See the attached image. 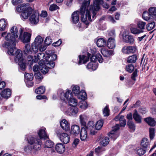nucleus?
Listing matches in <instances>:
<instances>
[{"mask_svg": "<svg viewBox=\"0 0 156 156\" xmlns=\"http://www.w3.org/2000/svg\"><path fill=\"white\" fill-rule=\"evenodd\" d=\"M56 133L60 141L64 144H67L69 142L70 138L67 133H62L61 130L59 129L56 130Z\"/></svg>", "mask_w": 156, "mask_h": 156, "instance_id": "nucleus-7", "label": "nucleus"}, {"mask_svg": "<svg viewBox=\"0 0 156 156\" xmlns=\"http://www.w3.org/2000/svg\"><path fill=\"white\" fill-rule=\"evenodd\" d=\"M39 14L37 11L33 12L30 18V23L33 24H36L39 22Z\"/></svg>", "mask_w": 156, "mask_h": 156, "instance_id": "nucleus-13", "label": "nucleus"}, {"mask_svg": "<svg viewBox=\"0 0 156 156\" xmlns=\"http://www.w3.org/2000/svg\"><path fill=\"white\" fill-rule=\"evenodd\" d=\"M43 39L40 36L37 37L34 42L31 44L32 48L34 53H36L38 50L39 46L42 44Z\"/></svg>", "mask_w": 156, "mask_h": 156, "instance_id": "nucleus-9", "label": "nucleus"}, {"mask_svg": "<svg viewBox=\"0 0 156 156\" xmlns=\"http://www.w3.org/2000/svg\"><path fill=\"white\" fill-rule=\"evenodd\" d=\"M80 121L82 125L85 126H86V123L85 121V119L86 118L85 115H80Z\"/></svg>", "mask_w": 156, "mask_h": 156, "instance_id": "nucleus-48", "label": "nucleus"}, {"mask_svg": "<svg viewBox=\"0 0 156 156\" xmlns=\"http://www.w3.org/2000/svg\"><path fill=\"white\" fill-rule=\"evenodd\" d=\"M62 96H64L68 100L73 97V94L70 90H67L65 94L62 92L61 93L60 95V98L62 100H64V98H63Z\"/></svg>", "mask_w": 156, "mask_h": 156, "instance_id": "nucleus-17", "label": "nucleus"}, {"mask_svg": "<svg viewBox=\"0 0 156 156\" xmlns=\"http://www.w3.org/2000/svg\"><path fill=\"white\" fill-rule=\"evenodd\" d=\"M137 76V69H136L132 74L131 78L133 80L135 81L136 80V77Z\"/></svg>", "mask_w": 156, "mask_h": 156, "instance_id": "nucleus-59", "label": "nucleus"}, {"mask_svg": "<svg viewBox=\"0 0 156 156\" xmlns=\"http://www.w3.org/2000/svg\"><path fill=\"white\" fill-rule=\"evenodd\" d=\"M109 110L108 107L106 106L103 110V114L105 116H108L109 115Z\"/></svg>", "mask_w": 156, "mask_h": 156, "instance_id": "nucleus-56", "label": "nucleus"}, {"mask_svg": "<svg viewBox=\"0 0 156 156\" xmlns=\"http://www.w3.org/2000/svg\"><path fill=\"white\" fill-rule=\"evenodd\" d=\"M46 54L45 55L46 58V59H48V61H49L48 63H46L48 66H50V67L53 68L55 65V62L53 61L57 59V55L54 54L52 51L50 50H47L45 51Z\"/></svg>", "mask_w": 156, "mask_h": 156, "instance_id": "nucleus-6", "label": "nucleus"}, {"mask_svg": "<svg viewBox=\"0 0 156 156\" xmlns=\"http://www.w3.org/2000/svg\"><path fill=\"white\" fill-rule=\"evenodd\" d=\"M18 35V30L16 26H13L11 28L10 33L7 34L6 32H4L2 33V36L5 37L7 41L5 44L8 49V53L9 55H13L14 50L16 49V43Z\"/></svg>", "mask_w": 156, "mask_h": 156, "instance_id": "nucleus-1", "label": "nucleus"}, {"mask_svg": "<svg viewBox=\"0 0 156 156\" xmlns=\"http://www.w3.org/2000/svg\"><path fill=\"white\" fill-rule=\"evenodd\" d=\"M126 70L128 72L131 73L134 69V66L132 64H129L126 66Z\"/></svg>", "mask_w": 156, "mask_h": 156, "instance_id": "nucleus-51", "label": "nucleus"}, {"mask_svg": "<svg viewBox=\"0 0 156 156\" xmlns=\"http://www.w3.org/2000/svg\"><path fill=\"white\" fill-rule=\"evenodd\" d=\"M72 91L75 94H78L80 92V88L78 86H74L73 87Z\"/></svg>", "mask_w": 156, "mask_h": 156, "instance_id": "nucleus-52", "label": "nucleus"}, {"mask_svg": "<svg viewBox=\"0 0 156 156\" xmlns=\"http://www.w3.org/2000/svg\"><path fill=\"white\" fill-rule=\"evenodd\" d=\"M155 26V23L153 22L149 23L146 26V28L148 31H150L153 29Z\"/></svg>", "mask_w": 156, "mask_h": 156, "instance_id": "nucleus-47", "label": "nucleus"}, {"mask_svg": "<svg viewBox=\"0 0 156 156\" xmlns=\"http://www.w3.org/2000/svg\"><path fill=\"white\" fill-rule=\"evenodd\" d=\"M36 56H34V59H33V57L32 55H29L27 58V60L28 62H30V65H31L33 64V62H37V60H36Z\"/></svg>", "mask_w": 156, "mask_h": 156, "instance_id": "nucleus-42", "label": "nucleus"}, {"mask_svg": "<svg viewBox=\"0 0 156 156\" xmlns=\"http://www.w3.org/2000/svg\"><path fill=\"white\" fill-rule=\"evenodd\" d=\"M137 59V56L136 55H133L128 57L127 62L128 63H134L136 62Z\"/></svg>", "mask_w": 156, "mask_h": 156, "instance_id": "nucleus-33", "label": "nucleus"}, {"mask_svg": "<svg viewBox=\"0 0 156 156\" xmlns=\"http://www.w3.org/2000/svg\"><path fill=\"white\" fill-rule=\"evenodd\" d=\"M87 129L85 127L82 128L80 133V138L82 141L85 140L87 137Z\"/></svg>", "mask_w": 156, "mask_h": 156, "instance_id": "nucleus-23", "label": "nucleus"}, {"mask_svg": "<svg viewBox=\"0 0 156 156\" xmlns=\"http://www.w3.org/2000/svg\"><path fill=\"white\" fill-rule=\"evenodd\" d=\"M79 105L80 108L84 109L87 108L88 106L87 102L85 101H83L80 102L79 104Z\"/></svg>", "mask_w": 156, "mask_h": 156, "instance_id": "nucleus-54", "label": "nucleus"}, {"mask_svg": "<svg viewBox=\"0 0 156 156\" xmlns=\"http://www.w3.org/2000/svg\"><path fill=\"white\" fill-rule=\"evenodd\" d=\"M52 42L51 40L49 37H47L44 41V43L47 45H49Z\"/></svg>", "mask_w": 156, "mask_h": 156, "instance_id": "nucleus-63", "label": "nucleus"}, {"mask_svg": "<svg viewBox=\"0 0 156 156\" xmlns=\"http://www.w3.org/2000/svg\"><path fill=\"white\" fill-rule=\"evenodd\" d=\"M59 9V8L57 5L55 4H53L50 5L49 9L51 11H53Z\"/></svg>", "mask_w": 156, "mask_h": 156, "instance_id": "nucleus-61", "label": "nucleus"}, {"mask_svg": "<svg viewBox=\"0 0 156 156\" xmlns=\"http://www.w3.org/2000/svg\"><path fill=\"white\" fill-rule=\"evenodd\" d=\"M114 119L116 121H119L120 126L121 127H124L126 124V121L124 119V116L119 114L116 116Z\"/></svg>", "mask_w": 156, "mask_h": 156, "instance_id": "nucleus-15", "label": "nucleus"}, {"mask_svg": "<svg viewBox=\"0 0 156 156\" xmlns=\"http://www.w3.org/2000/svg\"><path fill=\"white\" fill-rule=\"evenodd\" d=\"M45 90V88L44 87L40 86L36 89L35 92L37 94H42L44 92Z\"/></svg>", "mask_w": 156, "mask_h": 156, "instance_id": "nucleus-44", "label": "nucleus"}, {"mask_svg": "<svg viewBox=\"0 0 156 156\" xmlns=\"http://www.w3.org/2000/svg\"><path fill=\"white\" fill-rule=\"evenodd\" d=\"M25 79L26 81H30V84L28 87H32L33 85V83L31 82L34 78L33 75L32 73H25L24 74Z\"/></svg>", "mask_w": 156, "mask_h": 156, "instance_id": "nucleus-19", "label": "nucleus"}, {"mask_svg": "<svg viewBox=\"0 0 156 156\" xmlns=\"http://www.w3.org/2000/svg\"><path fill=\"white\" fill-rule=\"evenodd\" d=\"M101 52L104 57L109 58V56L113 55V51L112 50H108L104 48L101 49Z\"/></svg>", "mask_w": 156, "mask_h": 156, "instance_id": "nucleus-27", "label": "nucleus"}, {"mask_svg": "<svg viewBox=\"0 0 156 156\" xmlns=\"http://www.w3.org/2000/svg\"><path fill=\"white\" fill-rule=\"evenodd\" d=\"M13 55H16L14 58L15 61L16 63L19 62V65L20 66V68L22 69H24L26 68V65L25 63L22 61L23 60V54L22 51L19 49H16L14 50Z\"/></svg>", "mask_w": 156, "mask_h": 156, "instance_id": "nucleus-4", "label": "nucleus"}, {"mask_svg": "<svg viewBox=\"0 0 156 156\" xmlns=\"http://www.w3.org/2000/svg\"><path fill=\"white\" fill-rule=\"evenodd\" d=\"M98 66L97 64L95 62H90L87 65V67L88 69H91L93 70H95L98 68Z\"/></svg>", "mask_w": 156, "mask_h": 156, "instance_id": "nucleus-37", "label": "nucleus"}, {"mask_svg": "<svg viewBox=\"0 0 156 156\" xmlns=\"http://www.w3.org/2000/svg\"><path fill=\"white\" fill-rule=\"evenodd\" d=\"M108 135L110 137L113 139L114 140L116 139L119 136L117 132H115L114 131H111Z\"/></svg>", "mask_w": 156, "mask_h": 156, "instance_id": "nucleus-46", "label": "nucleus"}, {"mask_svg": "<svg viewBox=\"0 0 156 156\" xmlns=\"http://www.w3.org/2000/svg\"><path fill=\"white\" fill-rule=\"evenodd\" d=\"M24 29L20 28L19 30L20 35L19 38L20 39L23 43L28 42L30 41L31 34L27 32H24L23 33Z\"/></svg>", "mask_w": 156, "mask_h": 156, "instance_id": "nucleus-8", "label": "nucleus"}, {"mask_svg": "<svg viewBox=\"0 0 156 156\" xmlns=\"http://www.w3.org/2000/svg\"><path fill=\"white\" fill-rule=\"evenodd\" d=\"M60 125L62 128L65 130H67L69 129V124L67 121L63 119L60 122Z\"/></svg>", "mask_w": 156, "mask_h": 156, "instance_id": "nucleus-25", "label": "nucleus"}, {"mask_svg": "<svg viewBox=\"0 0 156 156\" xmlns=\"http://www.w3.org/2000/svg\"><path fill=\"white\" fill-rule=\"evenodd\" d=\"M109 138L108 137H103L100 141V144L103 146H105L109 142Z\"/></svg>", "mask_w": 156, "mask_h": 156, "instance_id": "nucleus-40", "label": "nucleus"}, {"mask_svg": "<svg viewBox=\"0 0 156 156\" xmlns=\"http://www.w3.org/2000/svg\"><path fill=\"white\" fill-rule=\"evenodd\" d=\"M130 31L131 33L134 34H139L144 32V31H141L139 29L134 27L131 28Z\"/></svg>", "mask_w": 156, "mask_h": 156, "instance_id": "nucleus-45", "label": "nucleus"}, {"mask_svg": "<svg viewBox=\"0 0 156 156\" xmlns=\"http://www.w3.org/2000/svg\"><path fill=\"white\" fill-rule=\"evenodd\" d=\"M55 150L58 153L62 154L65 150V145L61 143L57 144L55 146Z\"/></svg>", "mask_w": 156, "mask_h": 156, "instance_id": "nucleus-18", "label": "nucleus"}, {"mask_svg": "<svg viewBox=\"0 0 156 156\" xmlns=\"http://www.w3.org/2000/svg\"><path fill=\"white\" fill-rule=\"evenodd\" d=\"M149 12L150 15H156V7L150 8L149 9Z\"/></svg>", "mask_w": 156, "mask_h": 156, "instance_id": "nucleus-58", "label": "nucleus"}, {"mask_svg": "<svg viewBox=\"0 0 156 156\" xmlns=\"http://www.w3.org/2000/svg\"><path fill=\"white\" fill-rule=\"evenodd\" d=\"M146 152V150L140 148L137 150V154L140 156L144 154Z\"/></svg>", "mask_w": 156, "mask_h": 156, "instance_id": "nucleus-62", "label": "nucleus"}, {"mask_svg": "<svg viewBox=\"0 0 156 156\" xmlns=\"http://www.w3.org/2000/svg\"><path fill=\"white\" fill-rule=\"evenodd\" d=\"M38 134L41 139H45L48 138V136L47 135L44 129H40L38 133Z\"/></svg>", "mask_w": 156, "mask_h": 156, "instance_id": "nucleus-32", "label": "nucleus"}, {"mask_svg": "<svg viewBox=\"0 0 156 156\" xmlns=\"http://www.w3.org/2000/svg\"><path fill=\"white\" fill-rule=\"evenodd\" d=\"M7 22L4 19L0 20V30H4L7 26Z\"/></svg>", "mask_w": 156, "mask_h": 156, "instance_id": "nucleus-38", "label": "nucleus"}, {"mask_svg": "<svg viewBox=\"0 0 156 156\" xmlns=\"http://www.w3.org/2000/svg\"><path fill=\"white\" fill-rule=\"evenodd\" d=\"M108 48L110 49H112L115 47V40L114 38L110 37L108 39L107 43Z\"/></svg>", "mask_w": 156, "mask_h": 156, "instance_id": "nucleus-21", "label": "nucleus"}, {"mask_svg": "<svg viewBox=\"0 0 156 156\" xmlns=\"http://www.w3.org/2000/svg\"><path fill=\"white\" fill-rule=\"evenodd\" d=\"M97 60L100 63H101L103 62V58L101 55L100 54H97Z\"/></svg>", "mask_w": 156, "mask_h": 156, "instance_id": "nucleus-64", "label": "nucleus"}, {"mask_svg": "<svg viewBox=\"0 0 156 156\" xmlns=\"http://www.w3.org/2000/svg\"><path fill=\"white\" fill-rule=\"evenodd\" d=\"M103 124V121L102 120H100L98 121L96 123L95 128L96 130H99L101 129Z\"/></svg>", "mask_w": 156, "mask_h": 156, "instance_id": "nucleus-43", "label": "nucleus"}, {"mask_svg": "<svg viewBox=\"0 0 156 156\" xmlns=\"http://www.w3.org/2000/svg\"><path fill=\"white\" fill-rule=\"evenodd\" d=\"M98 6H99V9H97V8H96V7H95V8H94V6H92V8L93 10L92 12V19L93 20H94L95 17V15L96 14V12L97 11H98L99 10V9H100V5L101 4H102V6L104 8H105L106 9H108L109 7V5L108 4H107L106 2H104L103 1V2H99V4H98Z\"/></svg>", "mask_w": 156, "mask_h": 156, "instance_id": "nucleus-11", "label": "nucleus"}, {"mask_svg": "<svg viewBox=\"0 0 156 156\" xmlns=\"http://www.w3.org/2000/svg\"><path fill=\"white\" fill-rule=\"evenodd\" d=\"M94 123L93 121H90L88 122L87 124V126H86L85 128H86L88 131L89 129H93L94 126Z\"/></svg>", "mask_w": 156, "mask_h": 156, "instance_id": "nucleus-57", "label": "nucleus"}, {"mask_svg": "<svg viewBox=\"0 0 156 156\" xmlns=\"http://www.w3.org/2000/svg\"><path fill=\"white\" fill-rule=\"evenodd\" d=\"M40 65V71L41 72L44 74H46L48 73V68L51 69L50 67V66H48L47 64Z\"/></svg>", "mask_w": 156, "mask_h": 156, "instance_id": "nucleus-29", "label": "nucleus"}, {"mask_svg": "<svg viewBox=\"0 0 156 156\" xmlns=\"http://www.w3.org/2000/svg\"><path fill=\"white\" fill-rule=\"evenodd\" d=\"M91 54L89 53H87V56L86 57L84 55H79V61L78 63V65H80L81 63L85 64L89 61V59Z\"/></svg>", "mask_w": 156, "mask_h": 156, "instance_id": "nucleus-16", "label": "nucleus"}, {"mask_svg": "<svg viewBox=\"0 0 156 156\" xmlns=\"http://www.w3.org/2000/svg\"><path fill=\"white\" fill-rule=\"evenodd\" d=\"M24 53L25 54H30L34 52L32 48H31L30 45L29 44H26L25 46V49L24 50Z\"/></svg>", "mask_w": 156, "mask_h": 156, "instance_id": "nucleus-34", "label": "nucleus"}, {"mask_svg": "<svg viewBox=\"0 0 156 156\" xmlns=\"http://www.w3.org/2000/svg\"><path fill=\"white\" fill-rule=\"evenodd\" d=\"M79 13L78 11H75L73 12L72 15L73 21L74 23H76L79 21Z\"/></svg>", "mask_w": 156, "mask_h": 156, "instance_id": "nucleus-28", "label": "nucleus"}, {"mask_svg": "<svg viewBox=\"0 0 156 156\" xmlns=\"http://www.w3.org/2000/svg\"><path fill=\"white\" fill-rule=\"evenodd\" d=\"M11 91L10 89L6 88L3 90L2 94H0L2 97L7 99L11 95Z\"/></svg>", "mask_w": 156, "mask_h": 156, "instance_id": "nucleus-26", "label": "nucleus"}, {"mask_svg": "<svg viewBox=\"0 0 156 156\" xmlns=\"http://www.w3.org/2000/svg\"><path fill=\"white\" fill-rule=\"evenodd\" d=\"M73 107L68 109L66 112L69 115L74 116L78 112V108L76 107Z\"/></svg>", "mask_w": 156, "mask_h": 156, "instance_id": "nucleus-20", "label": "nucleus"}, {"mask_svg": "<svg viewBox=\"0 0 156 156\" xmlns=\"http://www.w3.org/2000/svg\"><path fill=\"white\" fill-rule=\"evenodd\" d=\"M155 129L154 128H150L149 129V136L151 140H153L155 136Z\"/></svg>", "mask_w": 156, "mask_h": 156, "instance_id": "nucleus-50", "label": "nucleus"}, {"mask_svg": "<svg viewBox=\"0 0 156 156\" xmlns=\"http://www.w3.org/2000/svg\"><path fill=\"white\" fill-rule=\"evenodd\" d=\"M106 41L102 38L98 39L97 41V45L99 47H104L106 45Z\"/></svg>", "mask_w": 156, "mask_h": 156, "instance_id": "nucleus-36", "label": "nucleus"}, {"mask_svg": "<svg viewBox=\"0 0 156 156\" xmlns=\"http://www.w3.org/2000/svg\"><path fill=\"white\" fill-rule=\"evenodd\" d=\"M103 2L102 0H94L93 1V6H94V8H95V7H96V8L97 9H98L99 8L98 6V4L99 2Z\"/></svg>", "mask_w": 156, "mask_h": 156, "instance_id": "nucleus-60", "label": "nucleus"}, {"mask_svg": "<svg viewBox=\"0 0 156 156\" xmlns=\"http://www.w3.org/2000/svg\"><path fill=\"white\" fill-rule=\"evenodd\" d=\"M78 94V97L79 99L84 100L87 98L86 93L83 90H81L80 92Z\"/></svg>", "mask_w": 156, "mask_h": 156, "instance_id": "nucleus-41", "label": "nucleus"}, {"mask_svg": "<svg viewBox=\"0 0 156 156\" xmlns=\"http://www.w3.org/2000/svg\"><path fill=\"white\" fill-rule=\"evenodd\" d=\"M28 5V3L22 4L19 5L16 8V10L18 12H21V16L24 20L27 19L32 12L31 7H26Z\"/></svg>", "mask_w": 156, "mask_h": 156, "instance_id": "nucleus-3", "label": "nucleus"}, {"mask_svg": "<svg viewBox=\"0 0 156 156\" xmlns=\"http://www.w3.org/2000/svg\"><path fill=\"white\" fill-rule=\"evenodd\" d=\"M90 0H85L80 9V14L81 15V21L88 26L92 21L89 7Z\"/></svg>", "mask_w": 156, "mask_h": 156, "instance_id": "nucleus-2", "label": "nucleus"}, {"mask_svg": "<svg viewBox=\"0 0 156 156\" xmlns=\"http://www.w3.org/2000/svg\"><path fill=\"white\" fill-rule=\"evenodd\" d=\"M133 117L135 121L138 123H140L141 122V117L138 114L137 111L135 110L133 115Z\"/></svg>", "mask_w": 156, "mask_h": 156, "instance_id": "nucleus-31", "label": "nucleus"}, {"mask_svg": "<svg viewBox=\"0 0 156 156\" xmlns=\"http://www.w3.org/2000/svg\"><path fill=\"white\" fill-rule=\"evenodd\" d=\"M150 145V142L147 138L142 139L141 142V145L144 149L146 148Z\"/></svg>", "mask_w": 156, "mask_h": 156, "instance_id": "nucleus-30", "label": "nucleus"}, {"mask_svg": "<svg viewBox=\"0 0 156 156\" xmlns=\"http://www.w3.org/2000/svg\"><path fill=\"white\" fill-rule=\"evenodd\" d=\"M127 125L130 129L133 131L135 129V126L132 120H129L127 122Z\"/></svg>", "mask_w": 156, "mask_h": 156, "instance_id": "nucleus-49", "label": "nucleus"}, {"mask_svg": "<svg viewBox=\"0 0 156 156\" xmlns=\"http://www.w3.org/2000/svg\"><path fill=\"white\" fill-rule=\"evenodd\" d=\"M149 13H148L147 12H144L143 13L142 17L143 19L146 21L150 19Z\"/></svg>", "mask_w": 156, "mask_h": 156, "instance_id": "nucleus-53", "label": "nucleus"}, {"mask_svg": "<svg viewBox=\"0 0 156 156\" xmlns=\"http://www.w3.org/2000/svg\"><path fill=\"white\" fill-rule=\"evenodd\" d=\"M122 36L123 42L129 43L131 44H133L134 41L133 37V36L129 35L127 31H124L122 34Z\"/></svg>", "mask_w": 156, "mask_h": 156, "instance_id": "nucleus-10", "label": "nucleus"}, {"mask_svg": "<svg viewBox=\"0 0 156 156\" xmlns=\"http://www.w3.org/2000/svg\"><path fill=\"white\" fill-rule=\"evenodd\" d=\"M137 25L138 28L141 31H144L145 29L146 23L145 22L140 20L137 22Z\"/></svg>", "mask_w": 156, "mask_h": 156, "instance_id": "nucleus-35", "label": "nucleus"}, {"mask_svg": "<svg viewBox=\"0 0 156 156\" xmlns=\"http://www.w3.org/2000/svg\"><path fill=\"white\" fill-rule=\"evenodd\" d=\"M46 57L44 53L41 52L38 54L36 60H37V61L38 60L40 61L39 62L40 65H41V64H46V63H48L49 61H48V59H46Z\"/></svg>", "mask_w": 156, "mask_h": 156, "instance_id": "nucleus-12", "label": "nucleus"}, {"mask_svg": "<svg viewBox=\"0 0 156 156\" xmlns=\"http://www.w3.org/2000/svg\"><path fill=\"white\" fill-rule=\"evenodd\" d=\"M68 101L69 104L70 106L76 107L77 105L78 102L77 100L73 97Z\"/></svg>", "mask_w": 156, "mask_h": 156, "instance_id": "nucleus-39", "label": "nucleus"}, {"mask_svg": "<svg viewBox=\"0 0 156 156\" xmlns=\"http://www.w3.org/2000/svg\"><path fill=\"white\" fill-rule=\"evenodd\" d=\"M80 132V128L79 126L76 125H73L71 128V134L76 136Z\"/></svg>", "mask_w": 156, "mask_h": 156, "instance_id": "nucleus-24", "label": "nucleus"}, {"mask_svg": "<svg viewBox=\"0 0 156 156\" xmlns=\"http://www.w3.org/2000/svg\"><path fill=\"white\" fill-rule=\"evenodd\" d=\"M144 121L150 126H154L156 125V122L154 119L151 117H148L144 119Z\"/></svg>", "mask_w": 156, "mask_h": 156, "instance_id": "nucleus-22", "label": "nucleus"}, {"mask_svg": "<svg viewBox=\"0 0 156 156\" xmlns=\"http://www.w3.org/2000/svg\"><path fill=\"white\" fill-rule=\"evenodd\" d=\"M54 143L50 140H47L45 143V147L51 148L53 146Z\"/></svg>", "mask_w": 156, "mask_h": 156, "instance_id": "nucleus-55", "label": "nucleus"}, {"mask_svg": "<svg viewBox=\"0 0 156 156\" xmlns=\"http://www.w3.org/2000/svg\"><path fill=\"white\" fill-rule=\"evenodd\" d=\"M136 50L135 47L133 46H125L122 49V52L124 54H129L134 53Z\"/></svg>", "mask_w": 156, "mask_h": 156, "instance_id": "nucleus-14", "label": "nucleus"}, {"mask_svg": "<svg viewBox=\"0 0 156 156\" xmlns=\"http://www.w3.org/2000/svg\"><path fill=\"white\" fill-rule=\"evenodd\" d=\"M31 148L34 150H39L41 148V142L39 139L31 137L27 140Z\"/></svg>", "mask_w": 156, "mask_h": 156, "instance_id": "nucleus-5", "label": "nucleus"}]
</instances>
